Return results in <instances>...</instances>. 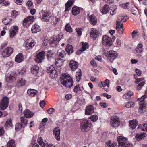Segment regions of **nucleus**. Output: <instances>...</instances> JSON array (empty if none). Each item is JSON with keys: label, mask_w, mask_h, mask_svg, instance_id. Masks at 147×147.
I'll return each mask as SVG.
<instances>
[{"label": "nucleus", "mask_w": 147, "mask_h": 147, "mask_svg": "<svg viewBox=\"0 0 147 147\" xmlns=\"http://www.w3.org/2000/svg\"><path fill=\"white\" fill-rule=\"evenodd\" d=\"M60 81L61 84L66 87L70 88L73 85L72 79L68 75L64 74L61 75Z\"/></svg>", "instance_id": "f257e3e1"}, {"label": "nucleus", "mask_w": 147, "mask_h": 147, "mask_svg": "<svg viewBox=\"0 0 147 147\" xmlns=\"http://www.w3.org/2000/svg\"><path fill=\"white\" fill-rule=\"evenodd\" d=\"M81 129L82 132H85L89 131L92 126L90 121L85 119L80 122Z\"/></svg>", "instance_id": "f03ea898"}, {"label": "nucleus", "mask_w": 147, "mask_h": 147, "mask_svg": "<svg viewBox=\"0 0 147 147\" xmlns=\"http://www.w3.org/2000/svg\"><path fill=\"white\" fill-rule=\"evenodd\" d=\"M57 67L56 65H50L47 68V72L49 73L50 77L52 79H55L57 77V73L56 71Z\"/></svg>", "instance_id": "7ed1b4c3"}, {"label": "nucleus", "mask_w": 147, "mask_h": 147, "mask_svg": "<svg viewBox=\"0 0 147 147\" xmlns=\"http://www.w3.org/2000/svg\"><path fill=\"white\" fill-rule=\"evenodd\" d=\"M125 138L121 136L118 137V141L119 147H133L132 144L129 143Z\"/></svg>", "instance_id": "20e7f679"}, {"label": "nucleus", "mask_w": 147, "mask_h": 147, "mask_svg": "<svg viewBox=\"0 0 147 147\" xmlns=\"http://www.w3.org/2000/svg\"><path fill=\"white\" fill-rule=\"evenodd\" d=\"M28 120L25 117H20V123H17L15 126V130L16 131H19L22 128L25 127L27 124Z\"/></svg>", "instance_id": "39448f33"}, {"label": "nucleus", "mask_w": 147, "mask_h": 147, "mask_svg": "<svg viewBox=\"0 0 147 147\" xmlns=\"http://www.w3.org/2000/svg\"><path fill=\"white\" fill-rule=\"evenodd\" d=\"M9 103L8 98L6 97H3L0 104V110H4L6 109Z\"/></svg>", "instance_id": "423d86ee"}, {"label": "nucleus", "mask_w": 147, "mask_h": 147, "mask_svg": "<svg viewBox=\"0 0 147 147\" xmlns=\"http://www.w3.org/2000/svg\"><path fill=\"white\" fill-rule=\"evenodd\" d=\"M45 52L42 51L37 54L35 60L37 63H40L43 61L45 59Z\"/></svg>", "instance_id": "0eeeda50"}, {"label": "nucleus", "mask_w": 147, "mask_h": 147, "mask_svg": "<svg viewBox=\"0 0 147 147\" xmlns=\"http://www.w3.org/2000/svg\"><path fill=\"white\" fill-rule=\"evenodd\" d=\"M107 56L108 58L111 62H112L117 57L118 53L115 51L111 50L107 53Z\"/></svg>", "instance_id": "6e6552de"}, {"label": "nucleus", "mask_w": 147, "mask_h": 147, "mask_svg": "<svg viewBox=\"0 0 147 147\" xmlns=\"http://www.w3.org/2000/svg\"><path fill=\"white\" fill-rule=\"evenodd\" d=\"M34 20V16H31L27 17L23 21V25L26 27L28 26Z\"/></svg>", "instance_id": "1a4fd4ad"}, {"label": "nucleus", "mask_w": 147, "mask_h": 147, "mask_svg": "<svg viewBox=\"0 0 147 147\" xmlns=\"http://www.w3.org/2000/svg\"><path fill=\"white\" fill-rule=\"evenodd\" d=\"M110 121L111 126L113 127H117L120 125L119 120L117 116L112 118Z\"/></svg>", "instance_id": "9d476101"}, {"label": "nucleus", "mask_w": 147, "mask_h": 147, "mask_svg": "<svg viewBox=\"0 0 147 147\" xmlns=\"http://www.w3.org/2000/svg\"><path fill=\"white\" fill-rule=\"evenodd\" d=\"M102 43L105 46H110L112 44V40L107 36L104 35L102 36Z\"/></svg>", "instance_id": "9b49d317"}, {"label": "nucleus", "mask_w": 147, "mask_h": 147, "mask_svg": "<svg viewBox=\"0 0 147 147\" xmlns=\"http://www.w3.org/2000/svg\"><path fill=\"white\" fill-rule=\"evenodd\" d=\"M13 49L11 47L6 48L2 52V54L3 57H8L12 53Z\"/></svg>", "instance_id": "f8f14e48"}, {"label": "nucleus", "mask_w": 147, "mask_h": 147, "mask_svg": "<svg viewBox=\"0 0 147 147\" xmlns=\"http://www.w3.org/2000/svg\"><path fill=\"white\" fill-rule=\"evenodd\" d=\"M16 75L15 73L11 72L5 76V78L8 83H11L15 80Z\"/></svg>", "instance_id": "ddd939ff"}, {"label": "nucleus", "mask_w": 147, "mask_h": 147, "mask_svg": "<svg viewBox=\"0 0 147 147\" xmlns=\"http://www.w3.org/2000/svg\"><path fill=\"white\" fill-rule=\"evenodd\" d=\"M18 27L17 26H12L9 30V36L11 38H13L18 32Z\"/></svg>", "instance_id": "4468645a"}, {"label": "nucleus", "mask_w": 147, "mask_h": 147, "mask_svg": "<svg viewBox=\"0 0 147 147\" xmlns=\"http://www.w3.org/2000/svg\"><path fill=\"white\" fill-rule=\"evenodd\" d=\"M54 134L55 139L57 141H59L60 139V130L59 127L54 128L53 130Z\"/></svg>", "instance_id": "2eb2a0df"}, {"label": "nucleus", "mask_w": 147, "mask_h": 147, "mask_svg": "<svg viewBox=\"0 0 147 147\" xmlns=\"http://www.w3.org/2000/svg\"><path fill=\"white\" fill-rule=\"evenodd\" d=\"M127 17L126 16L119 15L118 17L116 24H120V23L121 22H125L127 20Z\"/></svg>", "instance_id": "dca6fc26"}, {"label": "nucleus", "mask_w": 147, "mask_h": 147, "mask_svg": "<svg viewBox=\"0 0 147 147\" xmlns=\"http://www.w3.org/2000/svg\"><path fill=\"white\" fill-rule=\"evenodd\" d=\"M89 14H88V16H89L90 19V23L92 25H96L97 22V19L95 16L92 14L90 16Z\"/></svg>", "instance_id": "f3484780"}, {"label": "nucleus", "mask_w": 147, "mask_h": 147, "mask_svg": "<svg viewBox=\"0 0 147 147\" xmlns=\"http://www.w3.org/2000/svg\"><path fill=\"white\" fill-rule=\"evenodd\" d=\"M94 112V107L92 105L86 107L85 113L86 115H90L92 114Z\"/></svg>", "instance_id": "a211bd4d"}, {"label": "nucleus", "mask_w": 147, "mask_h": 147, "mask_svg": "<svg viewBox=\"0 0 147 147\" xmlns=\"http://www.w3.org/2000/svg\"><path fill=\"white\" fill-rule=\"evenodd\" d=\"M35 44V42L33 40L30 41L28 40L26 41V48L27 49H29L34 47Z\"/></svg>", "instance_id": "6ab92c4d"}, {"label": "nucleus", "mask_w": 147, "mask_h": 147, "mask_svg": "<svg viewBox=\"0 0 147 147\" xmlns=\"http://www.w3.org/2000/svg\"><path fill=\"white\" fill-rule=\"evenodd\" d=\"M143 45L142 44H139L135 49L136 52L138 53H140L139 55L141 56L142 55V52L143 51L144 49L143 48Z\"/></svg>", "instance_id": "aec40b11"}, {"label": "nucleus", "mask_w": 147, "mask_h": 147, "mask_svg": "<svg viewBox=\"0 0 147 147\" xmlns=\"http://www.w3.org/2000/svg\"><path fill=\"white\" fill-rule=\"evenodd\" d=\"M74 0H69L65 4V11H68L70 8L73 5L74 3Z\"/></svg>", "instance_id": "412c9836"}, {"label": "nucleus", "mask_w": 147, "mask_h": 147, "mask_svg": "<svg viewBox=\"0 0 147 147\" xmlns=\"http://www.w3.org/2000/svg\"><path fill=\"white\" fill-rule=\"evenodd\" d=\"M24 114L25 117L29 118L32 117L34 115V113L29 109H26L24 111Z\"/></svg>", "instance_id": "4be33fe9"}, {"label": "nucleus", "mask_w": 147, "mask_h": 147, "mask_svg": "<svg viewBox=\"0 0 147 147\" xmlns=\"http://www.w3.org/2000/svg\"><path fill=\"white\" fill-rule=\"evenodd\" d=\"M80 11L79 7L74 6L72 8L71 12L73 15L76 16L80 13Z\"/></svg>", "instance_id": "5701e85b"}, {"label": "nucleus", "mask_w": 147, "mask_h": 147, "mask_svg": "<svg viewBox=\"0 0 147 147\" xmlns=\"http://www.w3.org/2000/svg\"><path fill=\"white\" fill-rule=\"evenodd\" d=\"M51 16V15L49 12H44L42 15V19L44 21L48 22Z\"/></svg>", "instance_id": "b1692460"}, {"label": "nucleus", "mask_w": 147, "mask_h": 147, "mask_svg": "<svg viewBox=\"0 0 147 147\" xmlns=\"http://www.w3.org/2000/svg\"><path fill=\"white\" fill-rule=\"evenodd\" d=\"M38 92L37 90L31 89H28L27 92L28 95L31 96H35Z\"/></svg>", "instance_id": "393cba45"}, {"label": "nucleus", "mask_w": 147, "mask_h": 147, "mask_svg": "<svg viewBox=\"0 0 147 147\" xmlns=\"http://www.w3.org/2000/svg\"><path fill=\"white\" fill-rule=\"evenodd\" d=\"M129 126L132 129H134L138 125V121L137 120H131L129 121Z\"/></svg>", "instance_id": "a878e982"}, {"label": "nucleus", "mask_w": 147, "mask_h": 147, "mask_svg": "<svg viewBox=\"0 0 147 147\" xmlns=\"http://www.w3.org/2000/svg\"><path fill=\"white\" fill-rule=\"evenodd\" d=\"M40 30V26L36 25H33L32 27L31 31L33 33H36L39 32Z\"/></svg>", "instance_id": "bb28decb"}, {"label": "nucleus", "mask_w": 147, "mask_h": 147, "mask_svg": "<svg viewBox=\"0 0 147 147\" xmlns=\"http://www.w3.org/2000/svg\"><path fill=\"white\" fill-rule=\"evenodd\" d=\"M116 30L119 32V33H120L121 32V34H123L124 30L123 24H116Z\"/></svg>", "instance_id": "cd10ccee"}, {"label": "nucleus", "mask_w": 147, "mask_h": 147, "mask_svg": "<svg viewBox=\"0 0 147 147\" xmlns=\"http://www.w3.org/2000/svg\"><path fill=\"white\" fill-rule=\"evenodd\" d=\"M24 59L23 55L22 53H20L17 55L15 58L16 62L20 63Z\"/></svg>", "instance_id": "c85d7f7f"}, {"label": "nucleus", "mask_w": 147, "mask_h": 147, "mask_svg": "<svg viewBox=\"0 0 147 147\" xmlns=\"http://www.w3.org/2000/svg\"><path fill=\"white\" fill-rule=\"evenodd\" d=\"M39 67L36 65H34L31 68V73L33 74H36L38 72Z\"/></svg>", "instance_id": "c756f323"}, {"label": "nucleus", "mask_w": 147, "mask_h": 147, "mask_svg": "<svg viewBox=\"0 0 147 147\" xmlns=\"http://www.w3.org/2000/svg\"><path fill=\"white\" fill-rule=\"evenodd\" d=\"M92 29L90 33V36L94 39L95 40L97 36L98 31L95 28Z\"/></svg>", "instance_id": "7c9ffc66"}, {"label": "nucleus", "mask_w": 147, "mask_h": 147, "mask_svg": "<svg viewBox=\"0 0 147 147\" xmlns=\"http://www.w3.org/2000/svg\"><path fill=\"white\" fill-rule=\"evenodd\" d=\"M88 47V45L87 43H84V42H82V46L80 49V51H79L77 52L78 54H80L83 51H84L86 50V49Z\"/></svg>", "instance_id": "2f4dec72"}, {"label": "nucleus", "mask_w": 147, "mask_h": 147, "mask_svg": "<svg viewBox=\"0 0 147 147\" xmlns=\"http://www.w3.org/2000/svg\"><path fill=\"white\" fill-rule=\"evenodd\" d=\"M38 142L39 144L42 147H49L48 144H45L43 141L42 137H39L38 139Z\"/></svg>", "instance_id": "473e14b6"}, {"label": "nucleus", "mask_w": 147, "mask_h": 147, "mask_svg": "<svg viewBox=\"0 0 147 147\" xmlns=\"http://www.w3.org/2000/svg\"><path fill=\"white\" fill-rule=\"evenodd\" d=\"M65 50L69 55L73 52V47L71 45H68L65 48Z\"/></svg>", "instance_id": "72a5a7b5"}, {"label": "nucleus", "mask_w": 147, "mask_h": 147, "mask_svg": "<svg viewBox=\"0 0 147 147\" xmlns=\"http://www.w3.org/2000/svg\"><path fill=\"white\" fill-rule=\"evenodd\" d=\"M57 55L61 58H63L66 55V53L64 50L61 49H59L57 52Z\"/></svg>", "instance_id": "f704fd0d"}, {"label": "nucleus", "mask_w": 147, "mask_h": 147, "mask_svg": "<svg viewBox=\"0 0 147 147\" xmlns=\"http://www.w3.org/2000/svg\"><path fill=\"white\" fill-rule=\"evenodd\" d=\"M146 135V133H142L140 134H137L135 136V138L137 139L138 141L141 140L143 138L145 137Z\"/></svg>", "instance_id": "c9c22d12"}, {"label": "nucleus", "mask_w": 147, "mask_h": 147, "mask_svg": "<svg viewBox=\"0 0 147 147\" xmlns=\"http://www.w3.org/2000/svg\"><path fill=\"white\" fill-rule=\"evenodd\" d=\"M109 10V7L107 4H105L103 7L101 11V13L103 14H106L108 13Z\"/></svg>", "instance_id": "e433bc0d"}, {"label": "nucleus", "mask_w": 147, "mask_h": 147, "mask_svg": "<svg viewBox=\"0 0 147 147\" xmlns=\"http://www.w3.org/2000/svg\"><path fill=\"white\" fill-rule=\"evenodd\" d=\"M61 39L59 37V36H57L54 37L51 41L52 44H54L55 45H57L58 42L60 41Z\"/></svg>", "instance_id": "4c0bfd02"}, {"label": "nucleus", "mask_w": 147, "mask_h": 147, "mask_svg": "<svg viewBox=\"0 0 147 147\" xmlns=\"http://www.w3.org/2000/svg\"><path fill=\"white\" fill-rule=\"evenodd\" d=\"M138 128L140 129L142 131H147V124H143L142 125H139Z\"/></svg>", "instance_id": "58836bf2"}, {"label": "nucleus", "mask_w": 147, "mask_h": 147, "mask_svg": "<svg viewBox=\"0 0 147 147\" xmlns=\"http://www.w3.org/2000/svg\"><path fill=\"white\" fill-rule=\"evenodd\" d=\"M106 144L108 147H117V144L115 142H112L109 141L106 143Z\"/></svg>", "instance_id": "ea45409f"}, {"label": "nucleus", "mask_w": 147, "mask_h": 147, "mask_svg": "<svg viewBox=\"0 0 147 147\" xmlns=\"http://www.w3.org/2000/svg\"><path fill=\"white\" fill-rule=\"evenodd\" d=\"M7 147H16L15 141L12 139L9 141L7 144Z\"/></svg>", "instance_id": "a19ab883"}, {"label": "nucleus", "mask_w": 147, "mask_h": 147, "mask_svg": "<svg viewBox=\"0 0 147 147\" xmlns=\"http://www.w3.org/2000/svg\"><path fill=\"white\" fill-rule=\"evenodd\" d=\"M82 74V71L80 70L79 72H77L76 75V81L79 82L80 81L81 78V76Z\"/></svg>", "instance_id": "79ce46f5"}, {"label": "nucleus", "mask_w": 147, "mask_h": 147, "mask_svg": "<svg viewBox=\"0 0 147 147\" xmlns=\"http://www.w3.org/2000/svg\"><path fill=\"white\" fill-rule=\"evenodd\" d=\"M65 30L69 33H71L73 32V30L71 26L68 23L66 24L65 26Z\"/></svg>", "instance_id": "37998d69"}, {"label": "nucleus", "mask_w": 147, "mask_h": 147, "mask_svg": "<svg viewBox=\"0 0 147 147\" xmlns=\"http://www.w3.org/2000/svg\"><path fill=\"white\" fill-rule=\"evenodd\" d=\"M146 105V103L145 102H144V103H142V105H140V107L138 109L139 113H141L143 112V110L144 109Z\"/></svg>", "instance_id": "c03bdc74"}, {"label": "nucleus", "mask_w": 147, "mask_h": 147, "mask_svg": "<svg viewBox=\"0 0 147 147\" xmlns=\"http://www.w3.org/2000/svg\"><path fill=\"white\" fill-rule=\"evenodd\" d=\"M55 64H63L64 63V61L63 59L59 58H57L55 60Z\"/></svg>", "instance_id": "a18cd8bd"}, {"label": "nucleus", "mask_w": 147, "mask_h": 147, "mask_svg": "<svg viewBox=\"0 0 147 147\" xmlns=\"http://www.w3.org/2000/svg\"><path fill=\"white\" fill-rule=\"evenodd\" d=\"M26 82L25 80L23 79H21L18 82V85L19 86H23L25 85Z\"/></svg>", "instance_id": "49530a36"}, {"label": "nucleus", "mask_w": 147, "mask_h": 147, "mask_svg": "<svg viewBox=\"0 0 147 147\" xmlns=\"http://www.w3.org/2000/svg\"><path fill=\"white\" fill-rule=\"evenodd\" d=\"M145 84V82L144 81L140 83H139L137 86L136 89L138 90H140L142 87Z\"/></svg>", "instance_id": "de8ad7c7"}, {"label": "nucleus", "mask_w": 147, "mask_h": 147, "mask_svg": "<svg viewBox=\"0 0 147 147\" xmlns=\"http://www.w3.org/2000/svg\"><path fill=\"white\" fill-rule=\"evenodd\" d=\"M89 118L93 122L96 121L98 119V116L96 115H92L90 116Z\"/></svg>", "instance_id": "09e8293b"}, {"label": "nucleus", "mask_w": 147, "mask_h": 147, "mask_svg": "<svg viewBox=\"0 0 147 147\" xmlns=\"http://www.w3.org/2000/svg\"><path fill=\"white\" fill-rule=\"evenodd\" d=\"M3 23L5 25H7L9 24V18H6L3 19L2 20Z\"/></svg>", "instance_id": "8fccbe9b"}, {"label": "nucleus", "mask_w": 147, "mask_h": 147, "mask_svg": "<svg viewBox=\"0 0 147 147\" xmlns=\"http://www.w3.org/2000/svg\"><path fill=\"white\" fill-rule=\"evenodd\" d=\"M135 105V104L132 102H128L125 105V107L127 108H129L134 106Z\"/></svg>", "instance_id": "3c124183"}, {"label": "nucleus", "mask_w": 147, "mask_h": 147, "mask_svg": "<svg viewBox=\"0 0 147 147\" xmlns=\"http://www.w3.org/2000/svg\"><path fill=\"white\" fill-rule=\"evenodd\" d=\"M137 9L136 7H132L129 9L130 11L134 15H136L137 13Z\"/></svg>", "instance_id": "603ef678"}, {"label": "nucleus", "mask_w": 147, "mask_h": 147, "mask_svg": "<svg viewBox=\"0 0 147 147\" xmlns=\"http://www.w3.org/2000/svg\"><path fill=\"white\" fill-rule=\"evenodd\" d=\"M136 77V76L135 75H134V78L135 79H136V81H135V82L136 84L138 83L139 82H140L141 81L143 80L144 79L143 78L138 79Z\"/></svg>", "instance_id": "864d4df0"}, {"label": "nucleus", "mask_w": 147, "mask_h": 147, "mask_svg": "<svg viewBox=\"0 0 147 147\" xmlns=\"http://www.w3.org/2000/svg\"><path fill=\"white\" fill-rule=\"evenodd\" d=\"M145 98V97L144 95L142 96L140 98H139L138 99V100L140 101V102L139 103L140 105H142V103H143V102L144 101V100Z\"/></svg>", "instance_id": "5fc2aeb1"}, {"label": "nucleus", "mask_w": 147, "mask_h": 147, "mask_svg": "<svg viewBox=\"0 0 147 147\" xmlns=\"http://www.w3.org/2000/svg\"><path fill=\"white\" fill-rule=\"evenodd\" d=\"M114 9H111V11L110 12L111 15H113L116 13V9L117 7L116 6H114Z\"/></svg>", "instance_id": "6e6d98bb"}, {"label": "nucleus", "mask_w": 147, "mask_h": 147, "mask_svg": "<svg viewBox=\"0 0 147 147\" xmlns=\"http://www.w3.org/2000/svg\"><path fill=\"white\" fill-rule=\"evenodd\" d=\"M80 88L79 85L75 86L74 89V92L76 93H78V92L80 91Z\"/></svg>", "instance_id": "4d7b16f0"}, {"label": "nucleus", "mask_w": 147, "mask_h": 147, "mask_svg": "<svg viewBox=\"0 0 147 147\" xmlns=\"http://www.w3.org/2000/svg\"><path fill=\"white\" fill-rule=\"evenodd\" d=\"M18 14V12L16 10H13L11 12V15L12 16L15 18L16 17Z\"/></svg>", "instance_id": "13d9d810"}, {"label": "nucleus", "mask_w": 147, "mask_h": 147, "mask_svg": "<svg viewBox=\"0 0 147 147\" xmlns=\"http://www.w3.org/2000/svg\"><path fill=\"white\" fill-rule=\"evenodd\" d=\"M5 125L7 127L9 126L11 127L12 125L11 121L10 120L7 121L5 124Z\"/></svg>", "instance_id": "bf43d9fd"}, {"label": "nucleus", "mask_w": 147, "mask_h": 147, "mask_svg": "<svg viewBox=\"0 0 147 147\" xmlns=\"http://www.w3.org/2000/svg\"><path fill=\"white\" fill-rule=\"evenodd\" d=\"M0 4H3L4 5H7L9 4V2H6L4 0H0Z\"/></svg>", "instance_id": "052dcab7"}, {"label": "nucleus", "mask_w": 147, "mask_h": 147, "mask_svg": "<svg viewBox=\"0 0 147 147\" xmlns=\"http://www.w3.org/2000/svg\"><path fill=\"white\" fill-rule=\"evenodd\" d=\"M51 55L52 54L51 53H49V54L48 53L47 54V59L49 61L54 60V59L51 56Z\"/></svg>", "instance_id": "680f3d73"}, {"label": "nucleus", "mask_w": 147, "mask_h": 147, "mask_svg": "<svg viewBox=\"0 0 147 147\" xmlns=\"http://www.w3.org/2000/svg\"><path fill=\"white\" fill-rule=\"evenodd\" d=\"M82 29L81 28H76V31L78 36H80L82 34Z\"/></svg>", "instance_id": "e2e57ef3"}, {"label": "nucleus", "mask_w": 147, "mask_h": 147, "mask_svg": "<svg viewBox=\"0 0 147 147\" xmlns=\"http://www.w3.org/2000/svg\"><path fill=\"white\" fill-rule=\"evenodd\" d=\"M55 111V109L54 108H51L48 109L47 110V111L49 114H52L53 112H54Z\"/></svg>", "instance_id": "0e129e2a"}, {"label": "nucleus", "mask_w": 147, "mask_h": 147, "mask_svg": "<svg viewBox=\"0 0 147 147\" xmlns=\"http://www.w3.org/2000/svg\"><path fill=\"white\" fill-rule=\"evenodd\" d=\"M22 105L20 104L18 106V109L17 112L18 113H22Z\"/></svg>", "instance_id": "69168bd1"}, {"label": "nucleus", "mask_w": 147, "mask_h": 147, "mask_svg": "<svg viewBox=\"0 0 147 147\" xmlns=\"http://www.w3.org/2000/svg\"><path fill=\"white\" fill-rule=\"evenodd\" d=\"M123 98L124 99H125L127 100H129L131 97L127 94H124L123 96Z\"/></svg>", "instance_id": "338daca9"}, {"label": "nucleus", "mask_w": 147, "mask_h": 147, "mask_svg": "<svg viewBox=\"0 0 147 147\" xmlns=\"http://www.w3.org/2000/svg\"><path fill=\"white\" fill-rule=\"evenodd\" d=\"M22 0H14V2L18 5H21L22 3Z\"/></svg>", "instance_id": "774afa93"}]
</instances>
